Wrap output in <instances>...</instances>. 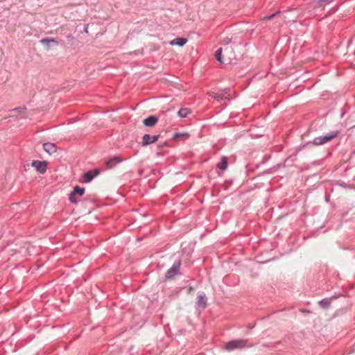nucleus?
<instances>
[{"label": "nucleus", "instance_id": "393cba45", "mask_svg": "<svg viewBox=\"0 0 355 355\" xmlns=\"http://www.w3.org/2000/svg\"><path fill=\"white\" fill-rule=\"evenodd\" d=\"M231 42H232V37H225L223 39V44H225V45H228Z\"/></svg>", "mask_w": 355, "mask_h": 355}, {"label": "nucleus", "instance_id": "b1692460", "mask_svg": "<svg viewBox=\"0 0 355 355\" xmlns=\"http://www.w3.org/2000/svg\"><path fill=\"white\" fill-rule=\"evenodd\" d=\"M67 40L69 41L71 45H73L75 42V37L72 35H67Z\"/></svg>", "mask_w": 355, "mask_h": 355}, {"label": "nucleus", "instance_id": "dca6fc26", "mask_svg": "<svg viewBox=\"0 0 355 355\" xmlns=\"http://www.w3.org/2000/svg\"><path fill=\"white\" fill-rule=\"evenodd\" d=\"M228 166V159L227 157H222L220 162L216 164V167L222 171H225Z\"/></svg>", "mask_w": 355, "mask_h": 355}, {"label": "nucleus", "instance_id": "423d86ee", "mask_svg": "<svg viewBox=\"0 0 355 355\" xmlns=\"http://www.w3.org/2000/svg\"><path fill=\"white\" fill-rule=\"evenodd\" d=\"M100 174V170L98 168H94L93 170H89L85 172L83 175L82 182L83 183H89L95 177Z\"/></svg>", "mask_w": 355, "mask_h": 355}, {"label": "nucleus", "instance_id": "7c9ffc66", "mask_svg": "<svg viewBox=\"0 0 355 355\" xmlns=\"http://www.w3.org/2000/svg\"><path fill=\"white\" fill-rule=\"evenodd\" d=\"M280 343H281V341H278V342L275 343V344H279Z\"/></svg>", "mask_w": 355, "mask_h": 355}, {"label": "nucleus", "instance_id": "6ab92c4d", "mask_svg": "<svg viewBox=\"0 0 355 355\" xmlns=\"http://www.w3.org/2000/svg\"><path fill=\"white\" fill-rule=\"evenodd\" d=\"M26 110V107H15L14 109H12L10 110V112L15 113L12 115H10V116H16L17 114H21L24 113V112Z\"/></svg>", "mask_w": 355, "mask_h": 355}, {"label": "nucleus", "instance_id": "0eeeda50", "mask_svg": "<svg viewBox=\"0 0 355 355\" xmlns=\"http://www.w3.org/2000/svg\"><path fill=\"white\" fill-rule=\"evenodd\" d=\"M47 165V161L33 160L31 163V166L41 174H44L46 171Z\"/></svg>", "mask_w": 355, "mask_h": 355}, {"label": "nucleus", "instance_id": "5701e85b", "mask_svg": "<svg viewBox=\"0 0 355 355\" xmlns=\"http://www.w3.org/2000/svg\"><path fill=\"white\" fill-rule=\"evenodd\" d=\"M279 13H280L279 11H277L272 15L265 16L263 19V20H270V19H273L275 17H276L277 15H279Z\"/></svg>", "mask_w": 355, "mask_h": 355}, {"label": "nucleus", "instance_id": "f3484780", "mask_svg": "<svg viewBox=\"0 0 355 355\" xmlns=\"http://www.w3.org/2000/svg\"><path fill=\"white\" fill-rule=\"evenodd\" d=\"M207 94L218 101L227 98L224 93H214V92H209Z\"/></svg>", "mask_w": 355, "mask_h": 355}, {"label": "nucleus", "instance_id": "a878e982", "mask_svg": "<svg viewBox=\"0 0 355 355\" xmlns=\"http://www.w3.org/2000/svg\"><path fill=\"white\" fill-rule=\"evenodd\" d=\"M164 146H168V144H167L166 141H164L162 144L158 145L157 147H158L159 149H162Z\"/></svg>", "mask_w": 355, "mask_h": 355}, {"label": "nucleus", "instance_id": "bb28decb", "mask_svg": "<svg viewBox=\"0 0 355 355\" xmlns=\"http://www.w3.org/2000/svg\"><path fill=\"white\" fill-rule=\"evenodd\" d=\"M247 327H248V329L250 330V329H253L255 327V323H254V324H248Z\"/></svg>", "mask_w": 355, "mask_h": 355}, {"label": "nucleus", "instance_id": "c85d7f7f", "mask_svg": "<svg viewBox=\"0 0 355 355\" xmlns=\"http://www.w3.org/2000/svg\"><path fill=\"white\" fill-rule=\"evenodd\" d=\"M87 29H88V24L85 25L84 31H85L86 33H88Z\"/></svg>", "mask_w": 355, "mask_h": 355}, {"label": "nucleus", "instance_id": "7ed1b4c3", "mask_svg": "<svg viewBox=\"0 0 355 355\" xmlns=\"http://www.w3.org/2000/svg\"><path fill=\"white\" fill-rule=\"evenodd\" d=\"M182 260L179 259L172 265V266L166 272L164 275V281H170L174 279L176 275H181L180 267Z\"/></svg>", "mask_w": 355, "mask_h": 355}, {"label": "nucleus", "instance_id": "9d476101", "mask_svg": "<svg viewBox=\"0 0 355 355\" xmlns=\"http://www.w3.org/2000/svg\"><path fill=\"white\" fill-rule=\"evenodd\" d=\"M159 137L160 135L151 136L148 134H145L142 137V146H146L150 144H154L159 139Z\"/></svg>", "mask_w": 355, "mask_h": 355}, {"label": "nucleus", "instance_id": "f8f14e48", "mask_svg": "<svg viewBox=\"0 0 355 355\" xmlns=\"http://www.w3.org/2000/svg\"><path fill=\"white\" fill-rule=\"evenodd\" d=\"M158 121V118L155 115H150L145 119L143 121L144 125L146 127H153Z\"/></svg>", "mask_w": 355, "mask_h": 355}, {"label": "nucleus", "instance_id": "aec40b11", "mask_svg": "<svg viewBox=\"0 0 355 355\" xmlns=\"http://www.w3.org/2000/svg\"><path fill=\"white\" fill-rule=\"evenodd\" d=\"M191 113V110L189 109V108H186V107H184V108H181L178 114V116L181 118H185L188 116L189 114Z\"/></svg>", "mask_w": 355, "mask_h": 355}, {"label": "nucleus", "instance_id": "ddd939ff", "mask_svg": "<svg viewBox=\"0 0 355 355\" xmlns=\"http://www.w3.org/2000/svg\"><path fill=\"white\" fill-rule=\"evenodd\" d=\"M43 148L49 155H52L57 151V146L53 143H44L43 144Z\"/></svg>", "mask_w": 355, "mask_h": 355}, {"label": "nucleus", "instance_id": "9b49d317", "mask_svg": "<svg viewBox=\"0 0 355 355\" xmlns=\"http://www.w3.org/2000/svg\"><path fill=\"white\" fill-rule=\"evenodd\" d=\"M123 159L120 158L119 156L114 155L110 157L109 159H107L105 162V164L106 166L107 169H110L112 168L116 164L121 163Z\"/></svg>", "mask_w": 355, "mask_h": 355}, {"label": "nucleus", "instance_id": "4468645a", "mask_svg": "<svg viewBox=\"0 0 355 355\" xmlns=\"http://www.w3.org/2000/svg\"><path fill=\"white\" fill-rule=\"evenodd\" d=\"M190 137V135L188 132H175L173 135L172 139L178 141H186Z\"/></svg>", "mask_w": 355, "mask_h": 355}, {"label": "nucleus", "instance_id": "2eb2a0df", "mask_svg": "<svg viewBox=\"0 0 355 355\" xmlns=\"http://www.w3.org/2000/svg\"><path fill=\"white\" fill-rule=\"evenodd\" d=\"M187 42V39L183 37H176L175 39L170 42L171 45H178L179 46H183Z\"/></svg>", "mask_w": 355, "mask_h": 355}, {"label": "nucleus", "instance_id": "cd10ccee", "mask_svg": "<svg viewBox=\"0 0 355 355\" xmlns=\"http://www.w3.org/2000/svg\"><path fill=\"white\" fill-rule=\"evenodd\" d=\"M340 295H332V296L330 297V298H331V301L332 300H335V299L338 298Z\"/></svg>", "mask_w": 355, "mask_h": 355}, {"label": "nucleus", "instance_id": "6e6552de", "mask_svg": "<svg viewBox=\"0 0 355 355\" xmlns=\"http://www.w3.org/2000/svg\"><path fill=\"white\" fill-rule=\"evenodd\" d=\"M40 43L43 44L46 50H50L59 45L60 42L54 38L45 37L40 40Z\"/></svg>", "mask_w": 355, "mask_h": 355}, {"label": "nucleus", "instance_id": "39448f33", "mask_svg": "<svg viewBox=\"0 0 355 355\" xmlns=\"http://www.w3.org/2000/svg\"><path fill=\"white\" fill-rule=\"evenodd\" d=\"M85 189L84 187H81L76 185L73 187V191L69 194V200L73 204H78V200L76 196H83L85 193Z\"/></svg>", "mask_w": 355, "mask_h": 355}, {"label": "nucleus", "instance_id": "f03ea898", "mask_svg": "<svg viewBox=\"0 0 355 355\" xmlns=\"http://www.w3.org/2000/svg\"><path fill=\"white\" fill-rule=\"evenodd\" d=\"M247 342L248 340L244 339L232 340L225 345L224 349L227 351L231 352L235 349H243L245 347H250L252 346V345L248 346Z\"/></svg>", "mask_w": 355, "mask_h": 355}, {"label": "nucleus", "instance_id": "c756f323", "mask_svg": "<svg viewBox=\"0 0 355 355\" xmlns=\"http://www.w3.org/2000/svg\"><path fill=\"white\" fill-rule=\"evenodd\" d=\"M262 346H263V347H270V346L269 345H268V344H263V345H262Z\"/></svg>", "mask_w": 355, "mask_h": 355}, {"label": "nucleus", "instance_id": "a211bd4d", "mask_svg": "<svg viewBox=\"0 0 355 355\" xmlns=\"http://www.w3.org/2000/svg\"><path fill=\"white\" fill-rule=\"evenodd\" d=\"M319 306L323 309H328L331 304V298H324L318 302Z\"/></svg>", "mask_w": 355, "mask_h": 355}, {"label": "nucleus", "instance_id": "412c9836", "mask_svg": "<svg viewBox=\"0 0 355 355\" xmlns=\"http://www.w3.org/2000/svg\"><path fill=\"white\" fill-rule=\"evenodd\" d=\"M222 53H223V49L222 48H219L215 53V58L217 61H218L220 63H223L224 62L223 61V55H222Z\"/></svg>", "mask_w": 355, "mask_h": 355}, {"label": "nucleus", "instance_id": "20e7f679", "mask_svg": "<svg viewBox=\"0 0 355 355\" xmlns=\"http://www.w3.org/2000/svg\"><path fill=\"white\" fill-rule=\"evenodd\" d=\"M239 46H244L245 44H243L241 42H236V41H234L233 46L225 48V56L227 58L230 64H232L233 60H237L242 57V54L238 55H236L234 52V49L237 48Z\"/></svg>", "mask_w": 355, "mask_h": 355}, {"label": "nucleus", "instance_id": "f257e3e1", "mask_svg": "<svg viewBox=\"0 0 355 355\" xmlns=\"http://www.w3.org/2000/svg\"><path fill=\"white\" fill-rule=\"evenodd\" d=\"M339 133L340 132L338 130H336L326 135L316 137L312 142L309 141L303 145L302 148L324 144L336 138L339 135Z\"/></svg>", "mask_w": 355, "mask_h": 355}, {"label": "nucleus", "instance_id": "4be33fe9", "mask_svg": "<svg viewBox=\"0 0 355 355\" xmlns=\"http://www.w3.org/2000/svg\"><path fill=\"white\" fill-rule=\"evenodd\" d=\"M334 0H318L317 3L318 6H315V8H321L322 10L324 9V5H322V3H324L325 4H329L331 3Z\"/></svg>", "mask_w": 355, "mask_h": 355}, {"label": "nucleus", "instance_id": "1a4fd4ad", "mask_svg": "<svg viewBox=\"0 0 355 355\" xmlns=\"http://www.w3.org/2000/svg\"><path fill=\"white\" fill-rule=\"evenodd\" d=\"M197 309L201 311L207 306V297L205 293H198L196 302Z\"/></svg>", "mask_w": 355, "mask_h": 355}]
</instances>
